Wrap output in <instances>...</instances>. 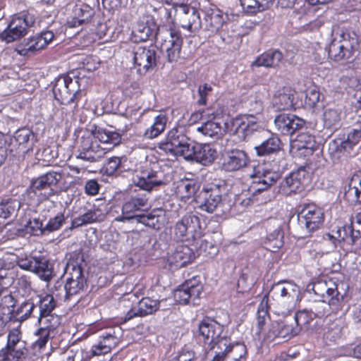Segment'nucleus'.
<instances>
[{"mask_svg":"<svg viewBox=\"0 0 361 361\" xmlns=\"http://www.w3.org/2000/svg\"><path fill=\"white\" fill-rule=\"evenodd\" d=\"M202 243H199V247L197 249L194 246L190 247L185 244L178 245L171 255L173 262L179 267H184L191 263L195 259L196 252L202 250Z\"/></svg>","mask_w":361,"mask_h":361,"instance_id":"c85d7f7f","label":"nucleus"},{"mask_svg":"<svg viewBox=\"0 0 361 361\" xmlns=\"http://www.w3.org/2000/svg\"><path fill=\"white\" fill-rule=\"evenodd\" d=\"M16 141L19 145H27L30 140H33L35 134L29 128L18 129L14 135Z\"/></svg>","mask_w":361,"mask_h":361,"instance_id":"0e129e2a","label":"nucleus"},{"mask_svg":"<svg viewBox=\"0 0 361 361\" xmlns=\"http://www.w3.org/2000/svg\"><path fill=\"white\" fill-rule=\"evenodd\" d=\"M274 0H240L244 11L249 14H256L272 4Z\"/></svg>","mask_w":361,"mask_h":361,"instance_id":"09e8293b","label":"nucleus"},{"mask_svg":"<svg viewBox=\"0 0 361 361\" xmlns=\"http://www.w3.org/2000/svg\"><path fill=\"white\" fill-rule=\"evenodd\" d=\"M16 201L11 199L2 201L0 203V217L7 219L16 211Z\"/></svg>","mask_w":361,"mask_h":361,"instance_id":"69168bd1","label":"nucleus"},{"mask_svg":"<svg viewBox=\"0 0 361 361\" xmlns=\"http://www.w3.org/2000/svg\"><path fill=\"white\" fill-rule=\"evenodd\" d=\"M345 197L351 203L361 204V171L351 176L348 188L345 192Z\"/></svg>","mask_w":361,"mask_h":361,"instance_id":"72a5a7b5","label":"nucleus"},{"mask_svg":"<svg viewBox=\"0 0 361 361\" xmlns=\"http://www.w3.org/2000/svg\"><path fill=\"white\" fill-rule=\"evenodd\" d=\"M255 177L258 178V180L255 181L250 186L253 197L267 191L277 180V175L274 172L264 169H261L260 166L255 169Z\"/></svg>","mask_w":361,"mask_h":361,"instance_id":"b1692460","label":"nucleus"},{"mask_svg":"<svg viewBox=\"0 0 361 361\" xmlns=\"http://www.w3.org/2000/svg\"><path fill=\"white\" fill-rule=\"evenodd\" d=\"M293 100L291 90L284 88L281 92L274 95L273 104L279 111L289 110L293 107Z\"/></svg>","mask_w":361,"mask_h":361,"instance_id":"58836bf2","label":"nucleus"},{"mask_svg":"<svg viewBox=\"0 0 361 361\" xmlns=\"http://www.w3.org/2000/svg\"><path fill=\"white\" fill-rule=\"evenodd\" d=\"M35 23L34 16L29 13L15 14L6 29L0 33V39L7 43L18 40L28 33V29Z\"/></svg>","mask_w":361,"mask_h":361,"instance_id":"0eeeda50","label":"nucleus"},{"mask_svg":"<svg viewBox=\"0 0 361 361\" xmlns=\"http://www.w3.org/2000/svg\"><path fill=\"white\" fill-rule=\"evenodd\" d=\"M99 6V0H76L73 9V16L68 23L71 27H77L89 23L93 18L95 7Z\"/></svg>","mask_w":361,"mask_h":361,"instance_id":"2eb2a0df","label":"nucleus"},{"mask_svg":"<svg viewBox=\"0 0 361 361\" xmlns=\"http://www.w3.org/2000/svg\"><path fill=\"white\" fill-rule=\"evenodd\" d=\"M312 291L319 296L324 302H327L329 305H338L340 301V293L338 290V285L331 281H318L313 283Z\"/></svg>","mask_w":361,"mask_h":361,"instance_id":"6ab92c4d","label":"nucleus"},{"mask_svg":"<svg viewBox=\"0 0 361 361\" xmlns=\"http://www.w3.org/2000/svg\"><path fill=\"white\" fill-rule=\"evenodd\" d=\"M192 141L178 128L170 130L165 140L159 143L160 149L176 156L185 157Z\"/></svg>","mask_w":361,"mask_h":361,"instance_id":"1a4fd4ad","label":"nucleus"},{"mask_svg":"<svg viewBox=\"0 0 361 361\" xmlns=\"http://www.w3.org/2000/svg\"><path fill=\"white\" fill-rule=\"evenodd\" d=\"M17 264L20 269L35 273L44 281L49 282L53 278V267L43 256H25L18 259Z\"/></svg>","mask_w":361,"mask_h":361,"instance_id":"9d476101","label":"nucleus"},{"mask_svg":"<svg viewBox=\"0 0 361 361\" xmlns=\"http://www.w3.org/2000/svg\"><path fill=\"white\" fill-rule=\"evenodd\" d=\"M326 337L335 341L342 335V327L340 324L333 322L330 324L326 332Z\"/></svg>","mask_w":361,"mask_h":361,"instance_id":"774afa93","label":"nucleus"},{"mask_svg":"<svg viewBox=\"0 0 361 361\" xmlns=\"http://www.w3.org/2000/svg\"><path fill=\"white\" fill-rule=\"evenodd\" d=\"M298 219L301 226L312 233L322 227L325 215L322 207L313 202L304 203L298 207Z\"/></svg>","mask_w":361,"mask_h":361,"instance_id":"6e6552de","label":"nucleus"},{"mask_svg":"<svg viewBox=\"0 0 361 361\" xmlns=\"http://www.w3.org/2000/svg\"><path fill=\"white\" fill-rule=\"evenodd\" d=\"M0 300V314L11 321L13 310L16 307L17 300L11 293L3 294Z\"/></svg>","mask_w":361,"mask_h":361,"instance_id":"de8ad7c7","label":"nucleus"},{"mask_svg":"<svg viewBox=\"0 0 361 361\" xmlns=\"http://www.w3.org/2000/svg\"><path fill=\"white\" fill-rule=\"evenodd\" d=\"M159 308V301L151 298H142L137 303V307L131 308L124 317H121L122 324H125L136 317H145L152 314Z\"/></svg>","mask_w":361,"mask_h":361,"instance_id":"4be33fe9","label":"nucleus"},{"mask_svg":"<svg viewBox=\"0 0 361 361\" xmlns=\"http://www.w3.org/2000/svg\"><path fill=\"white\" fill-rule=\"evenodd\" d=\"M94 135L101 142L104 144H110L113 146L119 144L121 140L120 133L116 131L101 128L95 129L94 131Z\"/></svg>","mask_w":361,"mask_h":361,"instance_id":"49530a36","label":"nucleus"},{"mask_svg":"<svg viewBox=\"0 0 361 361\" xmlns=\"http://www.w3.org/2000/svg\"><path fill=\"white\" fill-rule=\"evenodd\" d=\"M53 94L63 106L61 111L66 116L73 117L78 113V103L85 94L80 87L78 80H73L69 75L60 77L53 87Z\"/></svg>","mask_w":361,"mask_h":361,"instance_id":"f257e3e1","label":"nucleus"},{"mask_svg":"<svg viewBox=\"0 0 361 361\" xmlns=\"http://www.w3.org/2000/svg\"><path fill=\"white\" fill-rule=\"evenodd\" d=\"M200 186L193 179H181L176 183L175 193L181 201L187 202L192 197Z\"/></svg>","mask_w":361,"mask_h":361,"instance_id":"473e14b6","label":"nucleus"},{"mask_svg":"<svg viewBox=\"0 0 361 361\" xmlns=\"http://www.w3.org/2000/svg\"><path fill=\"white\" fill-rule=\"evenodd\" d=\"M162 210L153 209L146 214L137 215L136 219L137 222L141 223L146 226L152 228L155 230H159L163 224Z\"/></svg>","mask_w":361,"mask_h":361,"instance_id":"e433bc0d","label":"nucleus"},{"mask_svg":"<svg viewBox=\"0 0 361 361\" xmlns=\"http://www.w3.org/2000/svg\"><path fill=\"white\" fill-rule=\"evenodd\" d=\"M355 146V145L350 142V140L347 138L344 140L336 139L330 143V149L332 150L333 153L340 156V154H344L345 153L349 154Z\"/></svg>","mask_w":361,"mask_h":361,"instance_id":"864d4df0","label":"nucleus"},{"mask_svg":"<svg viewBox=\"0 0 361 361\" xmlns=\"http://www.w3.org/2000/svg\"><path fill=\"white\" fill-rule=\"evenodd\" d=\"M199 198L202 199L200 209L209 213L213 212L221 201L219 186L215 184L204 186Z\"/></svg>","mask_w":361,"mask_h":361,"instance_id":"5701e85b","label":"nucleus"},{"mask_svg":"<svg viewBox=\"0 0 361 361\" xmlns=\"http://www.w3.org/2000/svg\"><path fill=\"white\" fill-rule=\"evenodd\" d=\"M168 118L164 114H159L154 118L153 124L146 129L144 133V137L146 139H154L161 135L165 130Z\"/></svg>","mask_w":361,"mask_h":361,"instance_id":"a19ab883","label":"nucleus"},{"mask_svg":"<svg viewBox=\"0 0 361 361\" xmlns=\"http://www.w3.org/2000/svg\"><path fill=\"white\" fill-rule=\"evenodd\" d=\"M134 68L137 73L145 75L157 65V50L154 46H135L132 51Z\"/></svg>","mask_w":361,"mask_h":361,"instance_id":"9b49d317","label":"nucleus"},{"mask_svg":"<svg viewBox=\"0 0 361 361\" xmlns=\"http://www.w3.org/2000/svg\"><path fill=\"white\" fill-rule=\"evenodd\" d=\"M204 118L207 120H216L223 114L224 109L219 104H214L202 111Z\"/></svg>","mask_w":361,"mask_h":361,"instance_id":"338daca9","label":"nucleus"},{"mask_svg":"<svg viewBox=\"0 0 361 361\" xmlns=\"http://www.w3.org/2000/svg\"><path fill=\"white\" fill-rule=\"evenodd\" d=\"M203 290V286L198 276L186 280L178 286L173 292V298L179 304H188L190 301L195 304V300L200 298Z\"/></svg>","mask_w":361,"mask_h":361,"instance_id":"f8f14e48","label":"nucleus"},{"mask_svg":"<svg viewBox=\"0 0 361 361\" xmlns=\"http://www.w3.org/2000/svg\"><path fill=\"white\" fill-rule=\"evenodd\" d=\"M197 130L206 136L216 139L221 137L224 132L221 123L216 120H207Z\"/></svg>","mask_w":361,"mask_h":361,"instance_id":"79ce46f5","label":"nucleus"},{"mask_svg":"<svg viewBox=\"0 0 361 361\" xmlns=\"http://www.w3.org/2000/svg\"><path fill=\"white\" fill-rule=\"evenodd\" d=\"M35 305L30 300H25L16 305L11 314V321L23 322L30 317Z\"/></svg>","mask_w":361,"mask_h":361,"instance_id":"ea45409f","label":"nucleus"},{"mask_svg":"<svg viewBox=\"0 0 361 361\" xmlns=\"http://www.w3.org/2000/svg\"><path fill=\"white\" fill-rule=\"evenodd\" d=\"M63 213H58L54 217L50 218L44 226L46 232L51 233L59 230L65 222Z\"/></svg>","mask_w":361,"mask_h":361,"instance_id":"bf43d9fd","label":"nucleus"},{"mask_svg":"<svg viewBox=\"0 0 361 361\" xmlns=\"http://www.w3.org/2000/svg\"><path fill=\"white\" fill-rule=\"evenodd\" d=\"M39 314L37 319V323L42 324L44 317H49L57 307L56 300L51 294H46L39 298L38 302Z\"/></svg>","mask_w":361,"mask_h":361,"instance_id":"4c0bfd02","label":"nucleus"},{"mask_svg":"<svg viewBox=\"0 0 361 361\" xmlns=\"http://www.w3.org/2000/svg\"><path fill=\"white\" fill-rule=\"evenodd\" d=\"M62 179V174L56 171H49L33 179L26 191V197L30 204H39L54 195V188Z\"/></svg>","mask_w":361,"mask_h":361,"instance_id":"f03ea898","label":"nucleus"},{"mask_svg":"<svg viewBox=\"0 0 361 361\" xmlns=\"http://www.w3.org/2000/svg\"><path fill=\"white\" fill-rule=\"evenodd\" d=\"M147 201L148 199L145 194L137 193L131 195L123 204L121 216L117 217L116 220L118 221H123L136 218L135 213L146 207Z\"/></svg>","mask_w":361,"mask_h":361,"instance_id":"393cba45","label":"nucleus"},{"mask_svg":"<svg viewBox=\"0 0 361 361\" xmlns=\"http://www.w3.org/2000/svg\"><path fill=\"white\" fill-rule=\"evenodd\" d=\"M195 13H190L188 16H183L180 19L181 27L190 32V35L197 32L202 26L200 16L197 10Z\"/></svg>","mask_w":361,"mask_h":361,"instance_id":"a18cd8bd","label":"nucleus"},{"mask_svg":"<svg viewBox=\"0 0 361 361\" xmlns=\"http://www.w3.org/2000/svg\"><path fill=\"white\" fill-rule=\"evenodd\" d=\"M204 12L206 30L212 34H216L225 22L221 11L217 8H208Z\"/></svg>","mask_w":361,"mask_h":361,"instance_id":"7c9ffc66","label":"nucleus"},{"mask_svg":"<svg viewBox=\"0 0 361 361\" xmlns=\"http://www.w3.org/2000/svg\"><path fill=\"white\" fill-rule=\"evenodd\" d=\"M249 162V158L245 151L240 149H232L226 153L222 164V169L226 171H235L246 166Z\"/></svg>","mask_w":361,"mask_h":361,"instance_id":"cd10ccee","label":"nucleus"},{"mask_svg":"<svg viewBox=\"0 0 361 361\" xmlns=\"http://www.w3.org/2000/svg\"><path fill=\"white\" fill-rule=\"evenodd\" d=\"M54 38V34L51 30H43L33 35L24 40L23 43L18 44L15 51L20 56H27L45 49Z\"/></svg>","mask_w":361,"mask_h":361,"instance_id":"ddd939ff","label":"nucleus"},{"mask_svg":"<svg viewBox=\"0 0 361 361\" xmlns=\"http://www.w3.org/2000/svg\"><path fill=\"white\" fill-rule=\"evenodd\" d=\"M24 345H26V343L22 340L21 332L17 329H13L9 331L7 336L6 345L1 350L18 348L19 346L21 347Z\"/></svg>","mask_w":361,"mask_h":361,"instance_id":"5fc2aeb1","label":"nucleus"},{"mask_svg":"<svg viewBox=\"0 0 361 361\" xmlns=\"http://www.w3.org/2000/svg\"><path fill=\"white\" fill-rule=\"evenodd\" d=\"M105 153L104 149L102 148L97 142H93L91 137H82L77 158L90 162H96L102 158Z\"/></svg>","mask_w":361,"mask_h":361,"instance_id":"aec40b11","label":"nucleus"},{"mask_svg":"<svg viewBox=\"0 0 361 361\" xmlns=\"http://www.w3.org/2000/svg\"><path fill=\"white\" fill-rule=\"evenodd\" d=\"M35 334L38 336V338L33 343V347L38 348L39 350H42L46 346L47 342L51 338V335L53 334L45 329L39 327Z\"/></svg>","mask_w":361,"mask_h":361,"instance_id":"680f3d73","label":"nucleus"},{"mask_svg":"<svg viewBox=\"0 0 361 361\" xmlns=\"http://www.w3.org/2000/svg\"><path fill=\"white\" fill-rule=\"evenodd\" d=\"M269 308V295L266 294L262 297L257 312V333L259 335L263 332L267 320H270Z\"/></svg>","mask_w":361,"mask_h":361,"instance_id":"c9c22d12","label":"nucleus"},{"mask_svg":"<svg viewBox=\"0 0 361 361\" xmlns=\"http://www.w3.org/2000/svg\"><path fill=\"white\" fill-rule=\"evenodd\" d=\"M281 145V141L277 136H271L255 148L257 155L264 156L279 151Z\"/></svg>","mask_w":361,"mask_h":361,"instance_id":"37998d69","label":"nucleus"},{"mask_svg":"<svg viewBox=\"0 0 361 361\" xmlns=\"http://www.w3.org/2000/svg\"><path fill=\"white\" fill-rule=\"evenodd\" d=\"M173 235L177 240L188 242L196 249L199 243L204 244L202 238L204 233L200 219L192 213L186 214L176 223Z\"/></svg>","mask_w":361,"mask_h":361,"instance_id":"7ed1b4c3","label":"nucleus"},{"mask_svg":"<svg viewBox=\"0 0 361 361\" xmlns=\"http://www.w3.org/2000/svg\"><path fill=\"white\" fill-rule=\"evenodd\" d=\"M295 328H298V334L301 331H308L310 329L311 323L314 319L312 310L310 311L307 310H298L295 314Z\"/></svg>","mask_w":361,"mask_h":361,"instance_id":"c03bdc74","label":"nucleus"},{"mask_svg":"<svg viewBox=\"0 0 361 361\" xmlns=\"http://www.w3.org/2000/svg\"><path fill=\"white\" fill-rule=\"evenodd\" d=\"M359 50L358 37L356 34L343 32L340 39H334L329 45V58L334 61L348 62L353 59Z\"/></svg>","mask_w":361,"mask_h":361,"instance_id":"39448f33","label":"nucleus"},{"mask_svg":"<svg viewBox=\"0 0 361 361\" xmlns=\"http://www.w3.org/2000/svg\"><path fill=\"white\" fill-rule=\"evenodd\" d=\"M121 157H112L107 159L103 164L102 171L107 176H117L119 173V166Z\"/></svg>","mask_w":361,"mask_h":361,"instance_id":"4d7b16f0","label":"nucleus"},{"mask_svg":"<svg viewBox=\"0 0 361 361\" xmlns=\"http://www.w3.org/2000/svg\"><path fill=\"white\" fill-rule=\"evenodd\" d=\"M188 152L185 154L186 159L195 160L207 166L212 164L216 158V151L209 144H200L192 142Z\"/></svg>","mask_w":361,"mask_h":361,"instance_id":"f3484780","label":"nucleus"},{"mask_svg":"<svg viewBox=\"0 0 361 361\" xmlns=\"http://www.w3.org/2000/svg\"><path fill=\"white\" fill-rule=\"evenodd\" d=\"M309 180L310 173L304 166L293 171L285 179L289 191L295 193L303 191Z\"/></svg>","mask_w":361,"mask_h":361,"instance_id":"bb28decb","label":"nucleus"},{"mask_svg":"<svg viewBox=\"0 0 361 361\" xmlns=\"http://www.w3.org/2000/svg\"><path fill=\"white\" fill-rule=\"evenodd\" d=\"M319 98L320 92L316 87L308 88L305 92V106L309 109L314 108L319 102Z\"/></svg>","mask_w":361,"mask_h":361,"instance_id":"052dcab7","label":"nucleus"},{"mask_svg":"<svg viewBox=\"0 0 361 361\" xmlns=\"http://www.w3.org/2000/svg\"><path fill=\"white\" fill-rule=\"evenodd\" d=\"M157 13V18L163 26H169V28H173L175 24V13L176 11L173 6L171 8H166L164 6L159 7L155 10Z\"/></svg>","mask_w":361,"mask_h":361,"instance_id":"8fccbe9b","label":"nucleus"},{"mask_svg":"<svg viewBox=\"0 0 361 361\" xmlns=\"http://www.w3.org/2000/svg\"><path fill=\"white\" fill-rule=\"evenodd\" d=\"M314 144V137L307 132L299 133L293 142V147L297 149H313Z\"/></svg>","mask_w":361,"mask_h":361,"instance_id":"3c124183","label":"nucleus"},{"mask_svg":"<svg viewBox=\"0 0 361 361\" xmlns=\"http://www.w3.org/2000/svg\"><path fill=\"white\" fill-rule=\"evenodd\" d=\"M337 239L349 245H354L361 238V212L356 213L350 218V226H344L337 231Z\"/></svg>","mask_w":361,"mask_h":361,"instance_id":"a211bd4d","label":"nucleus"},{"mask_svg":"<svg viewBox=\"0 0 361 361\" xmlns=\"http://www.w3.org/2000/svg\"><path fill=\"white\" fill-rule=\"evenodd\" d=\"M0 361H31L30 350L26 345L0 350Z\"/></svg>","mask_w":361,"mask_h":361,"instance_id":"f704fd0d","label":"nucleus"},{"mask_svg":"<svg viewBox=\"0 0 361 361\" xmlns=\"http://www.w3.org/2000/svg\"><path fill=\"white\" fill-rule=\"evenodd\" d=\"M305 122L293 114H281L276 116L274 124L277 130L283 135H291L301 129Z\"/></svg>","mask_w":361,"mask_h":361,"instance_id":"412c9836","label":"nucleus"},{"mask_svg":"<svg viewBox=\"0 0 361 361\" xmlns=\"http://www.w3.org/2000/svg\"><path fill=\"white\" fill-rule=\"evenodd\" d=\"M155 42L160 46L167 62L176 64L181 59L183 41L179 30L175 28L158 30Z\"/></svg>","mask_w":361,"mask_h":361,"instance_id":"20e7f679","label":"nucleus"},{"mask_svg":"<svg viewBox=\"0 0 361 361\" xmlns=\"http://www.w3.org/2000/svg\"><path fill=\"white\" fill-rule=\"evenodd\" d=\"M297 335H298V328H295L283 321L272 322L267 332V338L271 340L276 338L288 340Z\"/></svg>","mask_w":361,"mask_h":361,"instance_id":"c756f323","label":"nucleus"},{"mask_svg":"<svg viewBox=\"0 0 361 361\" xmlns=\"http://www.w3.org/2000/svg\"><path fill=\"white\" fill-rule=\"evenodd\" d=\"M25 230L27 233L32 235H40L44 234L46 231L43 223L39 219H30L25 226Z\"/></svg>","mask_w":361,"mask_h":361,"instance_id":"13d9d810","label":"nucleus"},{"mask_svg":"<svg viewBox=\"0 0 361 361\" xmlns=\"http://www.w3.org/2000/svg\"><path fill=\"white\" fill-rule=\"evenodd\" d=\"M76 259L71 257L66 267V273L68 274L64 286L66 300L79 293L87 286V280L83 274L82 263L84 262L80 254L75 255Z\"/></svg>","mask_w":361,"mask_h":361,"instance_id":"423d86ee","label":"nucleus"},{"mask_svg":"<svg viewBox=\"0 0 361 361\" xmlns=\"http://www.w3.org/2000/svg\"><path fill=\"white\" fill-rule=\"evenodd\" d=\"M20 257H16L14 255H4L0 257V279L7 277V273H2L3 271H8L13 270L18 266L17 261Z\"/></svg>","mask_w":361,"mask_h":361,"instance_id":"603ef678","label":"nucleus"},{"mask_svg":"<svg viewBox=\"0 0 361 361\" xmlns=\"http://www.w3.org/2000/svg\"><path fill=\"white\" fill-rule=\"evenodd\" d=\"M324 123L327 128H337L341 123V113L336 109H326L324 113Z\"/></svg>","mask_w":361,"mask_h":361,"instance_id":"6e6d98bb","label":"nucleus"},{"mask_svg":"<svg viewBox=\"0 0 361 361\" xmlns=\"http://www.w3.org/2000/svg\"><path fill=\"white\" fill-rule=\"evenodd\" d=\"M135 171L136 174L133 178V183L144 190L151 191L154 188L164 184L159 178L158 173L150 168Z\"/></svg>","mask_w":361,"mask_h":361,"instance_id":"a878e982","label":"nucleus"},{"mask_svg":"<svg viewBox=\"0 0 361 361\" xmlns=\"http://www.w3.org/2000/svg\"><path fill=\"white\" fill-rule=\"evenodd\" d=\"M118 343V338L114 330L111 329L99 336V342L85 353L81 361H90L95 356L108 354L116 347Z\"/></svg>","mask_w":361,"mask_h":361,"instance_id":"dca6fc26","label":"nucleus"},{"mask_svg":"<svg viewBox=\"0 0 361 361\" xmlns=\"http://www.w3.org/2000/svg\"><path fill=\"white\" fill-rule=\"evenodd\" d=\"M42 323L44 324L42 328L54 334L61 324V318L55 314H51L49 317H44Z\"/></svg>","mask_w":361,"mask_h":361,"instance_id":"e2e57ef3","label":"nucleus"},{"mask_svg":"<svg viewBox=\"0 0 361 361\" xmlns=\"http://www.w3.org/2000/svg\"><path fill=\"white\" fill-rule=\"evenodd\" d=\"M283 54L279 50H268L259 56L251 63V67L276 68L283 59Z\"/></svg>","mask_w":361,"mask_h":361,"instance_id":"2f4dec72","label":"nucleus"},{"mask_svg":"<svg viewBox=\"0 0 361 361\" xmlns=\"http://www.w3.org/2000/svg\"><path fill=\"white\" fill-rule=\"evenodd\" d=\"M224 330L222 324L209 317H204L198 325L199 335L209 349H213L221 341Z\"/></svg>","mask_w":361,"mask_h":361,"instance_id":"4468645a","label":"nucleus"}]
</instances>
